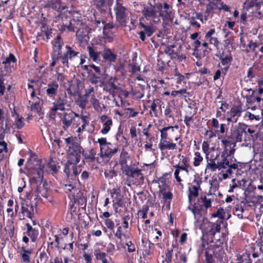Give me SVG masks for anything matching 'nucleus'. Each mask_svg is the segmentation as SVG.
Segmentation results:
<instances>
[{
	"instance_id": "obj_26",
	"label": "nucleus",
	"mask_w": 263,
	"mask_h": 263,
	"mask_svg": "<svg viewBox=\"0 0 263 263\" xmlns=\"http://www.w3.org/2000/svg\"><path fill=\"white\" fill-rule=\"evenodd\" d=\"M59 87V84L57 82H55L48 84L47 88L46 90L47 95L49 97H53L56 94Z\"/></svg>"
},
{
	"instance_id": "obj_15",
	"label": "nucleus",
	"mask_w": 263,
	"mask_h": 263,
	"mask_svg": "<svg viewBox=\"0 0 263 263\" xmlns=\"http://www.w3.org/2000/svg\"><path fill=\"white\" fill-rule=\"evenodd\" d=\"M22 213L27 217L32 219L34 211L33 205L29 200H23L21 203Z\"/></svg>"
},
{
	"instance_id": "obj_30",
	"label": "nucleus",
	"mask_w": 263,
	"mask_h": 263,
	"mask_svg": "<svg viewBox=\"0 0 263 263\" xmlns=\"http://www.w3.org/2000/svg\"><path fill=\"white\" fill-rule=\"evenodd\" d=\"M216 4L214 3H209L206 5V9L204 12L203 14L204 17L206 18L207 21L212 18L213 14L214 13V10L215 9V7L216 6Z\"/></svg>"
},
{
	"instance_id": "obj_1",
	"label": "nucleus",
	"mask_w": 263,
	"mask_h": 263,
	"mask_svg": "<svg viewBox=\"0 0 263 263\" xmlns=\"http://www.w3.org/2000/svg\"><path fill=\"white\" fill-rule=\"evenodd\" d=\"M49 7L59 12V14L54 17V21L58 23L57 29L61 33L67 30L68 31L74 32V27L72 25L70 18L64 13L61 12L66 8V6H62L60 0H51Z\"/></svg>"
},
{
	"instance_id": "obj_60",
	"label": "nucleus",
	"mask_w": 263,
	"mask_h": 263,
	"mask_svg": "<svg viewBox=\"0 0 263 263\" xmlns=\"http://www.w3.org/2000/svg\"><path fill=\"white\" fill-rule=\"evenodd\" d=\"M44 186V184L43 186H41L39 185L37 187L36 191L39 194H40L43 197L47 198V193L46 189L43 188Z\"/></svg>"
},
{
	"instance_id": "obj_42",
	"label": "nucleus",
	"mask_w": 263,
	"mask_h": 263,
	"mask_svg": "<svg viewBox=\"0 0 263 263\" xmlns=\"http://www.w3.org/2000/svg\"><path fill=\"white\" fill-rule=\"evenodd\" d=\"M133 178L138 179L139 178L140 179L143 180L144 177L141 173V170L139 168H133L130 177Z\"/></svg>"
},
{
	"instance_id": "obj_59",
	"label": "nucleus",
	"mask_w": 263,
	"mask_h": 263,
	"mask_svg": "<svg viewBox=\"0 0 263 263\" xmlns=\"http://www.w3.org/2000/svg\"><path fill=\"white\" fill-rule=\"evenodd\" d=\"M173 249H168L165 254V260L167 263H171L172 259Z\"/></svg>"
},
{
	"instance_id": "obj_23",
	"label": "nucleus",
	"mask_w": 263,
	"mask_h": 263,
	"mask_svg": "<svg viewBox=\"0 0 263 263\" xmlns=\"http://www.w3.org/2000/svg\"><path fill=\"white\" fill-rule=\"evenodd\" d=\"M61 37L60 35H58L53 41V45L54 46V51L52 57L53 55H55V57L56 58L57 56H61V53H60V50L63 45V43L61 42Z\"/></svg>"
},
{
	"instance_id": "obj_11",
	"label": "nucleus",
	"mask_w": 263,
	"mask_h": 263,
	"mask_svg": "<svg viewBox=\"0 0 263 263\" xmlns=\"http://www.w3.org/2000/svg\"><path fill=\"white\" fill-rule=\"evenodd\" d=\"M141 13L144 18L146 20H153V22H155V19L158 18L157 11L155 9V6L152 5L151 2L147 4H143V8L141 10Z\"/></svg>"
},
{
	"instance_id": "obj_27",
	"label": "nucleus",
	"mask_w": 263,
	"mask_h": 263,
	"mask_svg": "<svg viewBox=\"0 0 263 263\" xmlns=\"http://www.w3.org/2000/svg\"><path fill=\"white\" fill-rule=\"evenodd\" d=\"M221 142L224 146V151L226 152L228 151V147H231L232 146L235 147L237 143L228 135L224 137L221 139Z\"/></svg>"
},
{
	"instance_id": "obj_40",
	"label": "nucleus",
	"mask_w": 263,
	"mask_h": 263,
	"mask_svg": "<svg viewBox=\"0 0 263 263\" xmlns=\"http://www.w3.org/2000/svg\"><path fill=\"white\" fill-rule=\"evenodd\" d=\"M96 259L97 260H101L102 263H109L106 257L107 254L105 253L101 252L100 251H96L95 252Z\"/></svg>"
},
{
	"instance_id": "obj_62",
	"label": "nucleus",
	"mask_w": 263,
	"mask_h": 263,
	"mask_svg": "<svg viewBox=\"0 0 263 263\" xmlns=\"http://www.w3.org/2000/svg\"><path fill=\"white\" fill-rule=\"evenodd\" d=\"M94 71L95 72V77L96 78H100V77L103 75V72L104 71V70H101L100 67H91Z\"/></svg>"
},
{
	"instance_id": "obj_6",
	"label": "nucleus",
	"mask_w": 263,
	"mask_h": 263,
	"mask_svg": "<svg viewBox=\"0 0 263 263\" xmlns=\"http://www.w3.org/2000/svg\"><path fill=\"white\" fill-rule=\"evenodd\" d=\"M66 52L63 56H57L56 58L55 55L52 56V61L49 66H54L57 63V61L61 60L63 64H68V59L70 61L76 60L79 62V54L78 51H76L71 47L69 45L66 46Z\"/></svg>"
},
{
	"instance_id": "obj_53",
	"label": "nucleus",
	"mask_w": 263,
	"mask_h": 263,
	"mask_svg": "<svg viewBox=\"0 0 263 263\" xmlns=\"http://www.w3.org/2000/svg\"><path fill=\"white\" fill-rule=\"evenodd\" d=\"M50 31L48 30V28H46L45 24L42 26V31L38 33V36H42L45 35L47 39H49Z\"/></svg>"
},
{
	"instance_id": "obj_29",
	"label": "nucleus",
	"mask_w": 263,
	"mask_h": 263,
	"mask_svg": "<svg viewBox=\"0 0 263 263\" xmlns=\"http://www.w3.org/2000/svg\"><path fill=\"white\" fill-rule=\"evenodd\" d=\"M26 226L27 228V235L30 237L32 242H35L39 235L38 231L33 228L29 223H27Z\"/></svg>"
},
{
	"instance_id": "obj_36",
	"label": "nucleus",
	"mask_w": 263,
	"mask_h": 263,
	"mask_svg": "<svg viewBox=\"0 0 263 263\" xmlns=\"http://www.w3.org/2000/svg\"><path fill=\"white\" fill-rule=\"evenodd\" d=\"M129 159V156L127 152L125 151H122L120 154L119 159V163L121 167L126 166L127 164V160Z\"/></svg>"
},
{
	"instance_id": "obj_57",
	"label": "nucleus",
	"mask_w": 263,
	"mask_h": 263,
	"mask_svg": "<svg viewBox=\"0 0 263 263\" xmlns=\"http://www.w3.org/2000/svg\"><path fill=\"white\" fill-rule=\"evenodd\" d=\"M10 72V67H0V79Z\"/></svg>"
},
{
	"instance_id": "obj_12",
	"label": "nucleus",
	"mask_w": 263,
	"mask_h": 263,
	"mask_svg": "<svg viewBox=\"0 0 263 263\" xmlns=\"http://www.w3.org/2000/svg\"><path fill=\"white\" fill-rule=\"evenodd\" d=\"M142 20H143V18H140L139 27L143 29V30L140 31L138 34H139V39L144 42L145 40L146 36L150 37L155 32V29L152 21H150V24L145 25L142 22Z\"/></svg>"
},
{
	"instance_id": "obj_34",
	"label": "nucleus",
	"mask_w": 263,
	"mask_h": 263,
	"mask_svg": "<svg viewBox=\"0 0 263 263\" xmlns=\"http://www.w3.org/2000/svg\"><path fill=\"white\" fill-rule=\"evenodd\" d=\"M77 163H73L72 161L68 160L65 164L64 172L66 174L67 178H71L72 179V170L71 168H73L74 164Z\"/></svg>"
},
{
	"instance_id": "obj_43",
	"label": "nucleus",
	"mask_w": 263,
	"mask_h": 263,
	"mask_svg": "<svg viewBox=\"0 0 263 263\" xmlns=\"http://www.w3.org/2000/svg\"><path fill=\"white\" fill-rule=\"evenodd\" d=\"M239 263H252L250 258V254L248 253H243L238 258Z\"/></svg>"
},
{
	"instance_id": "obj_31",
	"label": "nucleus",
	"mask_w": 263,
	"mask_h": 263,
	"mask_svg": "<svg viewBox=\"0 0 263 263\" xmlns=\"http://www.w3.org/2000/svg\"><path fill=\"white\" fill-rule=\"evenodd\" d=\"M200 199L202 206L208 209L212 206V201L214 200V196H201Z\"/></svg>"
},
{
	"instance_id": "obj_61",
	"label": "nucleus",
	"mask_w": 263,
	"mask_h": 263,
	"mask_svg": "<svg viewBox=\"0 0 263 263\" xmlns=\"http://www.w3.org/2000/svg\"><path fill=\"white\" fill-rule=\"evenodd\" d=\"M207 166L213 171H215L216 170H219L218 162L216 163L214 160H212L210 163H208Z\"/></svg>"
},
{
	"instance_id": "obj_19",
	"label": "nucleus",
	"mask_w": 263,
	"mask_h": 263,
	"mask_svg": "<svg viewBox=\"0 0 263 263\" xmlns=\"http://www.w3.org/2000/svg\"><path fill=\"white\" fill-rule=\"evenodd\" d=\"M66 103V100L65 98L59 97L53 103V106L51 107V110L53 111H64L65 109Z\"/></svg>"
},
{
	"instance_id": "obj_47",
	"label": "nucleus",
	"mask_w": 263,
	"mask_h": 263,
	"mask_svg": "<svg viewBox=\"0 0 263 263\" xmlns=\"http://www.w3.org/2000/svg\"><path fill=\"white\" fill-rule=\"evenodd\" d=\"M226 214L224 210L223 209H218L215 213L213 214V216L215 217H219V220H221V223H222V220L226 218Z\"/></svg>"
},
{
	"instance_id": "obj_37",
	"label": "nucleus",
	"mask_w": 263,
	"mask_h": 263,
	"mask_svg": "<svg viewBox=\"0 0 263 263\" xmlns=\"http://www.w3.org/2000/svg\"><path fill=\"white\" fill-rule=\"evenodd\" d=\"M170 129H173V128L168 126L159 129L161 133L160 141L166 140L168 139V131L171 130Z\"/></svg>"
},
{
	"instance_id": "obj_9",
	"label": "nucleus",
	"mask_w": 263,
	"mask_h": 263,
	"mask_svg": "<svg viewBox=\"0 0 263 263\" xmlns=\"http://www.w3.org/2000/svg\"><path fill=\"white\" fill-rule=\"evenodd\" d=\"M245 4L247 9L254 8L252 13L255 17H263V0H247Z\"/></svg>"
},
{
	"instance_id": "obj_25",
	"label": "nucleus",
	"mask_w": 263,
	"mask_h": 263,
	"mask_svg": "<svg viewBox=\"0 0 263 263\" xmlns=\"http://www.w3.org/2000/svg\"><path fill=\"white\" fill-rule=\"evenodd\" d=\"M242 110L241 106H234L230 109V111L228 112V114L232 118L236 120L237 122L238 118L241 116Z\"/></svg>"
},
{
	"instance_id": "obj_38",
	"label": "nucleus",
	"mask_w": 263,
	"mask_h": 263,
	"mask_svg": "<svg viewBox=\"0 0 263 263\" xmlns=\"http://www.w3.org/2000/svg\"><path fill=\"white\" fill-rule=\"evenodd\" d=\"M106 0H92L93 5L101 11H106L105 2Z\"/></svg>"
},
{
	"instance_id": "obj_39",
	"label": "nucleus",
	"mask_w": 263,
	"mask_h": 263,
	"mask_svg": "<svg viewBox=\"0 0 263 263\" xmlns=\"http://www.w3.org/2000/svg\"><path fill=\"white\" fill-rule=\"evenodd\" d=\"M112 125V121L111 119H107L104 124L103 127L101 130V133L103 135H106L108 133L110 130V127Z\"/></svg>"
},
{
	"instance_id": "obj_56",
	"label": "nucleus",
	"mask_w": 263,
	"mask_h": 263,
	"mask_svg": "<svg viewBox=\"0 0 263 263\" xmlns=\"http://www.w3.org/2000/svg\"><path fill=\"white\" fill-rule=\"evenodd\" d=\"M90 102L93 107L96 110H99L100 109V105L99 100L95 97H93L90 99Z\"/></svg>"
},
{
	"instance_id": "obj_17",
	"label": "nucleus",
	"mask_w": 263,
	"mask_h": 263,
	"mask_svg": "<svg viewBox=\"0 0 263 263\" xmlns=\"http://www.w3.org/2000/svg\"><path fill=\"white\" fill-rule=\"evenodd\" d=\"M77 37L81 44L83 45L87 44L89 40V36L87 28H82L77 32Z\"/></svg>"
},
{
	"instance_id": "obj_45",
	"label": "nucleus",
	"mask_w": 263,
	"mask_h": 263,
	"mask_svg": "<svg viewBox=\"0 0 263 263\" xmlns=\"http://www.w3.org/2000/svg\"><path fill=\"white\" fill-rule=\"evenodd\" d=\"M17 62V59L14 55L12 53H10L9 56L5 59V60L3 61L2 63L3 64H11V63L14 64Z\"/></svg>"
},
{
	"instance_id": "obj_18",
	"label": "nucleus",
	"mask_w": 263,
	"mask_h": 263,
	"mask_svg": "<svg viewBox=\"0 0 263 263\" xmlns=\"http://www.w3.org/2000/svg\"><path fill=\"white\" fill-rule=\"evenodd\" d=\"M202 181L199 178H196L194 180L192 183L191 189L190 190L189 194V200L191 202V196L197 197L198 196V191L200 189V185Z\"/></svg>"
},
{
	"instance_id": "obj_33",
	"label": "nucleus",
	"mask_w": 263,
	"mask_h": 263,
	"mask_svg": "<svg viewBox=\"0 0 263 263\" xmlns=\"http://www.w3.org/2000/svg\"><path fill=\"white\" fill-rule=\"evenodd\" d=\"M182 159H181V164H177L178 167L180 169H181L182 171H185L187 174L189 172V167H190L189 159L187 157L182 156Z\"/></svg>"
},
{
	"instance_id": "obj_58",
	"label": "nucleus",
	"mask_w": 263,
	"mask_h": 263,
	"mask_svg": "<svg viewBox=\"0 0 263 263\" xmlns=\"http://www.w3.org/2000/svg\"><path fill=\"white\" fill-rule=\"evenodd\" d=\"M134 167H132L128 165H126V166H124L122 167L121 169L122 172L128 177H130V174L132 173V171H133Z\"/></svg>"
},
{
	"instance_id": "obj_10",
	"label": "nucleus",
	"mask_w": 263,
	"mask_h": 263,
	"mask_svg": "<svg viewBox=\"0 0 263 263\" xmlns=\"http://www.w3.org/2000/svg\"><path fill=\"white\" fill-rule=\"evenodd\" d=\"M82 147L77 143H72L69 146L67 151L69 161L73 163H79L81 159Z\"/></svg>"
},
{
	"instance_id": "obj_14",
	"label": "nucleus",
	"mask_w": 263,
	"mask_h": 263,
	"mask_svg": "<svg viewBox=\"0 0 263 263\" xmlns=\"http://www.w3.org/2000/svg\"><path fill=\"white\" fill-rule=\"evenodd\" d=\"M239 22L241 24L240 28L249 29L254 26V17L253 15H247L246 12H242L240 15Z\"/></svg>"
},
{
	"instance_id": "obj_3",
	"label": "nucleus",
	"mask_w": 263,
	"mask_h": 263,
	"mask_svg": "<svg viewBox=\"0 0 263 263\" xmlns=\"http://www.w3.org/2000/svg\"><path fill=\"white\" fill-rule=\"evenodd\" d=\"M116 22L121 26L125 27L129 20L128 9L123 6V0H116L114 7Z\"/></svg>"
},
{
	"instance_id": "obj_41",
	"label": "nucleus",
	"mask_w": 263,
	"mask_h": 263,
	"mask_svg": "<svg viewBox=\"0 0 263 263\" xmlns=\"http://www.w3.org/2000/svg\"><path fill=\"white\" fill-rule=\"evenodd\" d=\"M102 23L103 24L102 28L103 34H107L108 33L111 32L110 31V29L115 27V25L113 23H106L105 20L102 21Z\"/></svg>"
},
{
	"instance_id": "obj_63",
	"label": "nucleus",
	"mask_w": 263,
	"mask_h": 263,
	"mask_svg": "<svg viewBox=\"0 0 263 263\" xmlns=\"http://www.w3.org/2000/svg\"><path fill=\"white\" fill-rule=\"evenodd\" d=\"M105 224L108 229L112 230L115 227L114 222L110 219H107L105 220Z\"/></svg>"
},
{
	"instance_id": "obj_21",
	"label": "nucleus",
	"mask_w": 263,
	"mask_h": 263,
	"mask_svg": "<svg viewBox=\"0 0 263 263\" xmlns=\"http://www.w3.org/2000/svg\"><path fill=\"white\" fill-rule=\"evenodd\" d=\"M210 187L209 193H208V196H214L218 195L222 196L221 194L218 192L219 183L216 179H213L210 180Z\"/></svg>"
},
{
	"instance_id": "obj_64",
	"label": "nucleus",
	"mask_w": 263,
	"mask_h": 263,
	"mask_svg": "<svg viewBox=\"0 0 263 263\" xmlns=\"http://www.w3.org/2000/svg\"><path fill=\"white\" fill-rule=\"evenodd\" d=\"M205 256L206 263H213L214 260L212 254H209V252L206 251L205 252Z\"/></svg>"
},
{
	"instance_id": "obj_52",
	"label": "nucleus",
	"mask_w": 263,
	"mask_h": 263,
	"mask_svg": "<svg viewBox=\"0 0 263 263\" xmlns=\"http://www.w3.org/2000/svg\"><path fill=\"white\" fill-rule=\"evenodd\" d=\"M78 105L82 109H85L86 106V104L87 103V100L85 97H79L78 101Z\"/></svg>"
},
{
	"instance_id": "obj_24",
	"label": "nucleus",
	"mask_w": 263,
	"mask_h": 263,
	"mask_svg": "<svg viewBox=\"0 0 263 263\" xmlns=\"http://www.w3.org/2000/svg\"><path fill=\"white\" fill-rule=\"evenodd\" d=\"M87 50L88 51V54L90 58L93 60V62H96L97 64H99L101 62L100 59V54L101 53L100 52H98L95 51L94 48L89 46L87 47Z\"/></svg>"
},
{
	"instance_id": "obj_32",
	"label": "nucleus",
	"mask_w": 263,
	"mask_h": 263,
	"mask_svg": "<svg viewBox=\"0 0 263 263\" xmlns=\"http://www.w3.org/2000/svg\"><path fill=\"white\" fill-rule=\"evenodd\" d=\"M174 13L172 9L160 11L159 16H161L164 20H172L174 17Z\"/></svg>"
},
{
	"instance_id": "obj_5",
	"label": "nucleus",
	"mask_w": 263,
	"mask_h": 263,
	"mask_svg": "<svg viewBox=\"0 0 263 263\" xmlns=\"http://www.w3.org/2000/svg\"><path fill=\"white\" fill-rule=\"evenodd\" d=\"M99 144L100 148V157L110 158L118 149V146L107 142L105 138H99L96 142Z\"/></svg>"
},
{
	"instance_id": "obj_16",
	"label": "nucleus",
	"mask_w": 263,
	"mask_h": 263,
	"mask_svg": "<svg viewBox=\"0 0 263 263\" xmlns=\"http://www.w3.org/2000/svg\"><path fill=\"white\" fill-rule=\"evenodd\" d=\"M204 39L209 42L210 44L213 45L215 47L218 49L219 42L218 38L216 36V31L215 29H210L206 32L204 36Z\"/></svg>"
},
{
	"instance_id": "obj_55",
	"label": "nucleus",
	"mask_w": 263,
	"mask_h": 263,
	"mask_svg": "<svg viewBox=\"0 0 263 263\" xmlns=\"http://www.w3.org/2000/svg\"><path fill=\"white\" fill-rule=\"evenodd\" d=\"M195 18H197L201 21L202 24H205L207 22L206 18L204 17V14L201 12H195Z\"/></svg>"
},
{
	"instance_id": "obj_7",
	"label": "nucleus",
	"mask_w": 263,
	"mask_h": 263,
	"mask_svg": "<svg viewBox=\"0 0 263 263\" xmlns=\"http://www.w3.org/2000/svg\"><path fill=\"white\" fill-rule=\"evenodd\" d=\"M221 220H217L215 222L206 221L202 225L203 233L212 236V242L216 239V233H219L221 229Z\"/></svg>"
},
{
	"instance_id": "obj_4",
	"label": "nucleus",
	"mask_w": 263,
	"mask_h": 263,
	"mask_svg": "<svg viewBox=\"0 0 263 263\" xmlns=\"http://www.w3.org/2000/svg\"><path fill=\"white\" fill-rule=\"evenodd\" d=\"M232 158L228 155L226 153L222 152L220 155V159L218 161L219 171L222 169H227L225 173L222 175V178L226 179L233 174V170L238 169L237 163H231Z\"/></svg>"
},
{
	"instance_id": "obj_49",
	"label": "nucleus",
	"mask_w": 263,
	"mask_h": 263,
	"mask_svg": "<svg viewBox=\"0 0 263 263\" xmlns=\"http://www.w3.org/2000/svg\"><path fill=\"white\" fill-rule=\"evenodd\" d=\"M261 44V43L259 41L253 42V41H251L248 45V50L251 52L255 51L256 49L258 48Z\"/></svg>"
},
{
	"instance_id": "obj_50",
	"label": "nucleus",
	"mask_w": 263,
	"mask_h": 263,
	"mask_svg": "<svg viewBox=\"0 0 263 263\" xmlns=\"http://www.w3.org/2000/svg\"><path fill=\"white\" fill-rule=\"evenodd\" d=\"M160 187V192L163 195V198L165 200H171L173 198V194L170 192H166L164 189Z\"/></svg>"
},
{
	"instance_id": "obj_48",
	"label": "nucleus",
	"mask_w": 263,
	"mask_h": 263,
	"mask_svg": "<svg viewBox=\"0 0 263 263\" xmlns=\"http://www.w3.org/2000/svg\"><path fill=\"white\" fill-rule=\"evenodd\" d=\"M195 157L194 158L193 165L195 166H198L199 165L200 163L202 161L203 157L201 156L199 152H195Z\"/></svg>"
},
{
	"instance_id": "obj_44",
	"label": "nucleus",
	"mask_w": 263,
	"mask_h": 263,
	"mask_svg": "<svg viewBox=\"0 0 263 263\" xmlns=\"http://www.w3.org/2000/svg\"><path fill=\"white\" fill-rule=\"evenodd\" d=\"M36 99L37 100H35L34 102H32L31 105V109L32 111H34L35 112H39L41 110V103L39 98L36 97Z\"/></svg>"
},
{
	"instance_id": "obj_35",
	"label": "nucleus",
	"mask_w": 263,
	"mask_h": 263,
	"mask_svg": "<svg viewBox=\"0 0 263 263\" xmlns=\"http://www.w3.org/2000/svg\"><path fill=\"white\" fill-rule=\"evenodd\" d=\"M11 127L9 125V121L7 117L3 118L1 122V129L3 134H7L10 132Z\"/></svg>"
},
{
	"instance_id": "obj_28",
	"label": "nucleus",
	"mask_w": 263,
	"mask_h": 263,
	"mask_svg": "<svg viewBox=\"0 0 263 263\" xmlns=\"http://www.w3.org/2000/svg\"><path fill=\"white\" fill-rule=\"evenodd\" d=\"M220 60L222 65H230L233 58L229 51H228L227 53L223 51L220 55Z\"/></svg>"
},
{
	"instance_id": "obj_20",
	"label": "nucleus",
	"mask_w": 263,
	"mask_h": 263,
	"mask_svg": "<svg viewBox=\"0 0 263 263\" xmlns=\"http://www.w3.org/2000/svg\"><path fill=\"white\" fill-rule=\"evenodd\" d=\"M102 56L104 60L108 62L110 65L117 60V55L113 53L109 48H105L102 53Z\"/></svg>"
},
{
	"instance_id": "obj_46",
	"label": "nucleus",
	"mask_w": 263,
	"mask_h": 263,
	"mask_svg": "<svg viewBox=\"0 0 263 263\" xmlns=\"http://www.w3.org/2000/svg\"><path fill=\"white\" fill-rule=\"evenodd\" d=\"M149 210V206L147 205H143L142 209L138 212V215L141 216L142 218L145 219L147 218V214Z\"/></svg>"
},
{
	"instance_id": "obj_54",
	"label": "nucleus",
	"mask_w": 263,
	"mask_h": 263,
	"mask_svg": "<svg viewBox=\"0 0 263 263\" xmlns=\"http://www.w3.org/2000/svg\"><path fill=\"white\" fill-rule=\"evenodd\" d=\"M235 212H237V214H236L237 216L239 219H242L243 216H242V213L245 211L243 207L241 205H236L235 206Z\"/></svg>"
},
{
	"instance_id": "obj_2",
	"label": "nucleus",
	"mask_w": 263,
	"mask_h": 263,
	"mask_svg": "<svg viewBox=\"0 0 263 263\" xmlns=\"http://www.w3.org/2000/svg\"><path fill=\"white\" fill-rule=\"evenodd\" d=\"M191 40V45L193 47V55L197 59L200 60L203 58L208 53V50H212L209 47V42L205 39L204 41L201 40V36H199V33L194 32L190 36Z\"/></svg>"
},
{
	"instance_id": "obj_13",
	"label": "nucleus",
	"mask_w": 263,
	"mask_h": 263,
	"mask_svg": "<svg viewBox=\"0 0 263 263\" xmlns=\"http://www.w3.org/2000/svg\"><path fill=\"white\" fill-rule=\"evenodd\" d=\"M78 117L79 115L78 114H76L71 110H68V111L63 113L62 116L61 117V122L64 130H67L72 123L75 117Z\"/></svg>"
},
{
	"instance_id": "obj_8",
	"label": "nucleus",
	"mask_w": 263,
	"mask_h": 263,
	"mask_svg": "<svg viewBox=\"0 0 263 263\" xmlns=\"http://www.w3.org/2000/svg\"><path fill=\"white\" fill-rule=\"evenodd\" d=\"M247 125L239 123L235 126H232L230 128L231 133L228 135L236 143L242 141V136L247 134Z\"/></svg>"
},
{
	"instance_id": "obj_51",
	"label": "nucleus",
	"mask_w": 263,
	"mask_h": 263,
	"mask_svg": "<svg viewBox=\"0 0 263 263\" xmlns=\"http://www.w3.org/2000/svg\"><path fill=\"white\" fill-rule=\"evenodd\" d=\"M15 124L17 128H22L25 125L23 118L20 117L18 115H16V117L15 120Z\"/></svg>"
},
{
	"instance_id": "obj_22",
	"label": "nucleus",
	"mask_w": 263,
	"mask_h": 263,
	"mask_svg": "<svg viewBox=\"0 0 263 263\" xmlns=\"http://www.w3.org/2000/svg\"><path fill=\"white\" fill-rule=\"evenodd\" d=\"M158 145L159 149L161 151L165 150H175L177 149L176 144L171 142L167 140L160 141Z\"/></svg>"
}]
</instances>
